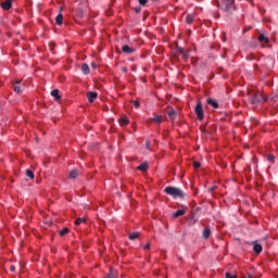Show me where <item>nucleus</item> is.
<instances>
[{
    "label": "nucleus",
    "instance_id": "c85d7f7f",
    "mask_svg": "<svg viewBox=\"0 0 278 278\" xmlns=\"http://www.w3.org/2000/svg\"><path fill=\"white\" fill-rule=\"evenodd\" d=\"M181 56H182V60H188V58H190V54L188 53V52H184V53H181Z\"/></svg>",
    "mask_w": 278,
    "mask_h": 278
},
{
    "label": "nucleus",
    "instance_id": "f8f14e48",
    "mask_svg": "<svg viewBox=\"0 0 278 278\" xmlns=\"http://www.w3.org/2000/svg\"><path fill=\"white\" fill-rule=\"evenodd\" d=\"M206 103H207L208 105H212V108H215V110L218 109V102H217L216 100L212 99V98H208V99L206 100Z\"/></svg>",
    "mask_w": 278,
    "mask_h": 278
},
{
    "label": "nucleus",
    "instance_id": "39448f33",
    "mask_svg": "<svg viewBox=\"0 0 278 278\" xmlns=\"http://www.w3.org/2000/svg\"><path fill=\"white\" fill-rule=\"evenodd\" d=\"M194 112L198 116V119L203 121L204 113H203V104L201 102L197 103Z\"/></svg>",
    "mask_w": 278,
    "mask_h": 278
},
{
    "label": "nucleus",
    "instance_id": "f3484780",
    "mask_svg": "<svg viewBox=\"0 0 278 278\" xmlns=\"http://www.w3.org/2000/svg\"><path fill=\"white\" fill-rule=\"evenodd\" d=\"M55 23L58 25H62L64 23V15H62V13H59L55 17Z\"/></svg>",
    "mask_w": 278,
    "mask_h": 278
},
{
    "label": "nucleus",
    "instance_id": "6ab92c4d",
    "mask_svg": "<svg viewBox=\"0 0 278 278\" xmlns=\"http://www.w3.org/2000/svg\"><path fill=\"white\" fill-rule=\"evenodd\" d=\"M186 23H187L188 25H192V23H194V15L188 14V15L186 16Z\"/></svg>",
    "mask_w": 278,
    "mask_h": 278
},
{
    "label": "nucleus",
    "instance_id": "b1692460",
    "mask_svg": "<svg viewBox=\"0 0 278 278\" xmlns=\"http://www.w3.org/2000/svg\"><path fill=\"white\" fill-rule=\"evenodd\" d=\"M151 123H162V116H155L151 118Z\"/></svg>",
    "mask_w": 278,
    "mask_h": 278
},
{
    "label": "nucleus",
    "instance_id": "5701e85b",
    "mask_svg": "<svg viewBox=\"0 0 278 278\" xmlns=\"http://www.w3.org/2000/svg\"><path fill=\"white\" fill-rule=\"evenodd\" d=\"M140 238V232H132L129 235V240H138Z\"/></svg>",
    "mask_w": 278,
    "mask_h": 278
},
{
    "label": "nucleus",
    "instance_id": "423d86ee",
    "mask_svg": "<svg viewBox=\"0 0 278 278\" xmlns=\"http://www.w3.org/2000/svg\"><path fill=\"white\" fill-rule=\"evenodd\" d=\"M210 236H212V229L210 227H205L202 231L203 240H210Z\"/></svg>",
    "mask_w": 278,
    "mask_h": 278
},
{
    "label": "nucleus",
    "instance_id": "6e6552de",
    "mask_svg": "<svg viewBox=\"0 0 278 278\" xmlns=\"http://www.w3.org/2000/svg\"><path fill=\"white\" fill-rule=\"evenodd\" d=\"M2 10H10L12 8V0H5L1 3Z\"/></svg>",
    "mask_w": 278,
    "mask_h": 278
},
{
    "label": "nucleus",
    "instance_id": "1a4fd4ad",
    "mask_svg": "<svg viewBox=\"0 0 278 278\" xmlns=\"http://www.w3.org/2000/svg\"><path fill=\"white\" fill-rule=\"evenodd\" d=\"M122 51H123V53L131 54L136 51V49L125 45V46L122 47Z\"/></svg>",
    "mask_w": 278,
    "mask_h": 278
},
{
    "label": "nucleus",
    "instance_id": "dca6fc26",
    "mask_svg": "<svg viewBox=\"0 0 278 278\" xmlns=\"http://www.w3.org/2000/svg\"><path fill=\"white\" fill-rule=\"evenodd\" d=\"M78 176H79V170L77 169L71 170L68 175L70 179H77Z\"/></svg>",
    "mask_w": 278,
    "mask_h": 278
},
{
    "label": "nucleus",
    "instance_id": "f03ea898",
    "mask_svg": "<svg viewBox=\"0 0 278 278\" xmlns=\"http://www.w3.org/2000/svg\"><path fill=\"white\" fill-rule=\"evenodd\" d=\"M250 101L253 105H257V103H266V101H268V98L262 94V92H253L250 93Z\"/></svg>",
    "mask_w": 278,
    "mask_h": 278
},
{
    "label": "nucleus",
    "instance_id": "412c9836",
    "mask_svg": "<svg viewBox=\"0 0 278 278\" xmlns=\"http://www.w3.org/2000/svg\"><path fill=\"white\" fill-rule=\"evenodd\" d=\"M176 114H177V113L175 112L174 109H172V110H169V111L167 112V116L170 118V121H175Z\"/></svg>",
    "mask_w": 278,
    "mask_h": 278
},
{
    "label": "nucleus",
    "instance_id": "ea45409f",
    "mask_svg": "<svg viewBox=\"0 0 278 278\" xmlns=\"http://www.w3.org/2000/svg\"><path fill=\"white\" fill-rule=\"evenodd\" d=\"M140 10H141L140 7L135 9V11H136L137 13L140 12Z\"/></svg>",
    "mask_w": 278,
    "mask_h": 278
},
{
    "label": "nucleus",
    "instance_id": "4468645a",
    "mask_svg": "<svg viewBox=\"0 0 278 278\" xmlns=\"http://www.w3.org/2000/svg\"><path fill=\"white\" fill-rule=\"evenodd\" d=\"M81 71H83L84 75L90 74V66L88 65V63H84L81 65Z\"/></svg>",
    "mask_w": 278,
    "mask_h": 278
},
{
    "label": "nucleus",
    "instance_id": "9b49d317",
    "mask_svg": "<svg viewBox=\"0 0 278 278\" xmlns=\"http://www.w3.org/2000/svg\"><path fill=\"white\" fill-rule=\"evenodd\" d=\"M51 97H53L55 101H60V99H62V97L60 96V90L58 89L51 91Z\"/></svg>",
    "mask_w": 278,
    "mask_h": 278
},
{
    "label": "nucleus",
    "instance_id": "cd10ccee",
    "mask_svg": "<svg viewBox=\"0 0 278 278\" xmlns=\"http://www.w3.org/2000/svg\"><path fill=\"white\" fill-rule=\"evenodd\" d=\"M267 161L274 163L275 162V155L274 154H267Z\"/></svg>",
    "mask_w": 278,
    "mask_h": 278
},
{
    "label": "nucleus",
    "instance_id": "7ed1b4c3",
    "mask_svg": "<svg viewBox=\"0 0 278 278\" xmlns=\"http://www.w3.org/2000/svg\"><path fill=\"white\" fill-rule=\"evenodd\" d=\"M220 8L224 10V12H227V14L236 12L235 0H222Z\"/></svg>",
    "mask_w": 278,
    "mask_h": 278
},
{
    "label": "nucleus",
    "instance_id": "393cba45",
    "mask_svg": "<svg viewBox=\"0 0 278 278\" xmlns=\"http://www.w3.org/2000/svg\"><path fill=\"white\" fill-rule=\"evenodd\" d=\"M26 177H29V179H34V172L31 169H26Z\"/></svg>",
    "mask_w": 278,
    "mask_h": 278
},
{
    "label": "nucleus",
    "instance_id": "aec40b11",
    "mask_svg": "<svg viewBox=\"0 0 278 278\" xmlns=\"http://www.w3.org/2000/svg\"><path fill=\"white\" fill-rule=\"evenodd\" d=\"M253 251H254V253H262V244L254 243L253 244Z\"/></svg>",
    "mask_w": 278,
    "mask_h": 278
},
{
    "label": "nucleus",
    "instance_id": "9d476101",
    "mask_svg": "<svg viewBox=\"0 0 278 278\" xmlns=\"http://www.w3.org/2000/svg\"><path fill=\"white\" fill-rule=\"evenodd\" d=\"M186 214V206H182L181 210H178L173 214V218H179V216H184Z\"/></svg>",
    "mask_w": 278,
    "mask_h": 278
},
{
    "label": "nucleus",
    "instance_id": "0eeeda50",
    "mask_svg": "<svg viewBox=\"0 0 278 278\" xmlns=\"http://www.w3.org/2000/svg\"><path fill=\"white\" fill-rule=\"evenodd\" d=\"M97 97H98V93L94 91L87 92V99L89 103H94V99H97Z\"/></svg>",
    "mask_w": 278,
    "mask_h": 278
},
{
    "label": "nucleus",
    "instance_id": "58836bf2",
    "mask_svg": "<svg viewBox=\"0 0 278 278\" xmlns=\"http://www.w3.org/2000/svg\"><path fill=\"white\" fill-rule=\"evenodd\" d=\"M143 249H151V243H148Z\"/></svg>",
    "mask_w": 278,
    "mask_h": 278
},
{
    "label": "nucleus",
    "instance_id": "ddd939ff",
    "mask_svg": "<svg viewBox=\"0 0 278 278\" xmlns=\"http://www.w3.org/2000/svg\"><path fill=\"white\" fill-rule=\"evenodd\" d=\"M258 42H265V45H268V42H270V40L268 39V37H266V35L261 34L258 36Z\"/></svg>",
    "mask_w": 278,
    "mask_h": 278
},
{
    "label": "nucleus",
    "instance_id": "72a5a7b5",
    "mask_svg": "<svg viewBox=\"0 0 278 278\" xmlns=\"http://www.w3.org/2000/svg\"><path fill=\"white\" fill-rule=\"evenodd\" d=\"M226 278H236V275L231 276V274L226 273Z\"/></svg>",
    "mask_w": 278,
    "mask_h": 278
},
{
    "label": "nucleus",
    "instance_id": "a19ab883",
    "mask_svg": "<svg viewBox=\"0 0 278 278\" xmlns=\"http://www.w3.org/2000/svg\"><path fill=\"white\" fill-rule=\"evenodd\" d=\"M91 66H92L93 68H97V64H94V63H92Z\"/></svg>",
    "mask_w": 278,
    "mask_h": 278
},
{
    "label": "nucleus",
    "instance_id": "2f4dec72",
    "mask_svg": "<svg viewBox=\"0 0 278 278\" xmlns=\"http://www.w3.org/2000/svg\"><path fill=\"white\" fill-rule=\"evenodd\" d=\"M186 50H184V48L181 47H177V53H179L181 55V53H184Z\"/></svg>",
    "mask_w": 278,
    "mask_h": 278
},
{
    "label": "nucleus",
    "instance_id": "79ce46f5",
    "mask_svg": "<svg viewBox=\"0 0 278 278\" xmlns=\"http://www.w3.org/2000/svg\"><path fill=\"white\" fill-rule=\"evenodd\" d=\"M60 10H61V12H62V10H64V8H61Z\"/></svg>",
    "mask_w": 278,
    "mask_h": 278
},
{
    "label": "nucleus",
    "instance_id": "20e7f679",
    "mask_svg": "<svg viewBox=\"0 0 278 278\" xmlns=\"http://www.w3.org/2000/svg\"><path fill=\"white\" fill-rule=\"evenodd\" d=\"M13 89H14V92H16L17 94H22V92L25 91V84H23L22 80H16L13 84Z\"/></svg>",
    "mask_w": 278,
    "mask_h": 278
},
{
    "label": "nucleus",
    "instance_id": "473e14b6",
    "mask_svg": "<svg viewBox=\"0 0 278 278\" xmlns=\"http://www.w3.org/2000/svg\"><path fill=\"white\" fill-rule=\"evenodd\" d=\"M138 1H139V4H141V5H144L146 3L149 2V0H138Z\"/></svg>",
    "mask_w": 278,
    "mask_h": 278
},
{
    "label": "nucleus",
    "instance_id": "bb28decb",
    "mask_svg": "<svg viewBox=\"0 0 278 278\" xmlns=\"http://www.w3.org/2000/svg\"><path fill=\"white\" fill-rule=\"evenodd\" d=\"M116 270L115 269H111L110 274L108 275V278H116Z\"/></svg>",
    "mask_w": 278,
    "mask_h": 278
},
{
    "label": "nucleus",
    "instance_id": "a878e982",
    "mask_svg": "<svg viewBox=\"0 0 278 278\" xmlns=\"http://www.w3.org/2000/svg\"><path fill=\"white\" fill-rule=\"evenodd\" d=\"M68 231H70L68 228L65 227L62 230H60L59 233L61 237H64V236H66V233H68Z\"/></svg>",
    "mask_w": 278,
    "mask_h": 278
},
{
    "label": "nucleus",
    "instance_id": "f257e3e1",
    "mask_svg": "<svg viewBox=\"0 0 278 278\" xmlns=\"http://www.w3.org/2000/svg\"><path fill=\"white\" fill-rule=\"evenodd\" d=\"M164 192L167 193L169 197H173V199H184V197H186L184 190L177 187H166L164 189Z\"/></svg>",
    "mask_w": 278,
    "mask_h": 278
},
{
    "label": "nucleus",
    "instance_id": "c756f323",
    "mask_svg": "<svg viewBox=\"0 0 278 278\" xmlns=\"http://www.w3.org/2000/svg\"><path fill=\"white\" fill-rule=\"evenodd\" d=\"M132 105H135V108H140V101L138 100H134L131 101Z\"/></svg>",
    "mask_w": 278,
    "mask_h": 278
},
{
    "label": "nucleus",
    "instance_id": "4c0bfd02",
    "mask_svg": "<svg viewBox=\"0 0 278 278\" xmlns=\"http://www.w3.org/2000/svg\"><path fill=\"white\" fill-rule=\"evenodd\" d=\"M200 129L203 134H205V126H201Z\"/></svg>",
    "mask_w": 278,
    "mask_h": 278
},
{
    "label": "nucleus",
    "instance_id": "a211bd4d",
    "mask_svg": "<svg viewBox=\"0 0 278 278\" xmlns=\"http://www.w3.org/2000/svg\"><path fill=\"white\" fill-rule=\"evenodd\" d=\"M118 123L122 127H126V125H129V119L127 117H121Z\"/></svg>",
    "mask_w": 278,
    "mask_h": 278
},
{
    "label": "nucleus",
    "instance_id": "f704fd0d",
    "mask_svg": "<svg viewBox=\"0 0 278 278\" xmlns=\"http://www.w3.org/2000/svg\"><path fill=\"white\" fill-rule=\"evenodd\" d=\"M10 270H11V273H14V270H16V267H15L14 265H12V266L10 267Z\"/></svg>",
    "mask_w": 278,
    "mask_h": 278
},
{
    "label": "nucleus",
    "instance_id": "e433bc0d",
    "mask_svg": "<svg viewBox=\"0 0 278 278\" xmlns=\"http://www.w3.org/2000/svg\"><path fill=\"white\" fill-rule=\"evenodd\" d=\"M146 147H147L148 149H150V147H151V141H147Z\"/></svg>",
    "mask_w": 278,
    "mask_h": 278
},
{
    "label": "nucleus",
    "instance_id": "4be33fe9",
    "mask_svg": "<svg viewBox=\"0 0 278 278\" xmlns=\"http://www.w3.org/2000/svg\"><path fill=\"white\" fill-rule=\"evenodd\" d=\"M84 223H86V217H78V218L75 220L76 227H78V225H83Z\"/></svg>",
    "mask_w": 278,
    "mask_h": 278
},
{
    "label": "nucleus",
    "instance_id": "7c9ffc66",
    "mask_svg": "<svg viewBox=\"0 0 278 278\" xmlns=\"http://www.w3.org/2000/svg\"><path fill=\"white\" fill-rule=\"evenodd\" d=\"M193 168H201V162H193Z\"/></svg>",
    "mask_w": 278,
    "mask_h": 278
},
{
    "label": "nucleus",
    "instance_id": "c9c22d12",
    "mask_svg": "<svg viewBox=\"0 0 278 278\" xmlns=\"http://www.w3.org/2000/svg\"><path fill=\"white\" fill-rule=\"evenodd\" d=\"M208 190L210 192H214V190H216V186L211 187Z\"/></svg>",
    "mask_w": 278,
    "mask_h": 278
},
{
    "label": "nucleus",
    "instance_id": "2eb2a0df",
    "mask_svg": "<svg viewBox=\"0 0 278 278\" xmlns=\"http://www.w3.org/2000/svg\"><path fill=\"white\" fill-rule=\"evenodd\" d=\"M137 169L141 170L142 173L149 170V163H141Z\"/></svg>",
    "mask_w": 278,
    "mask_h": 278
}]
</instances>
